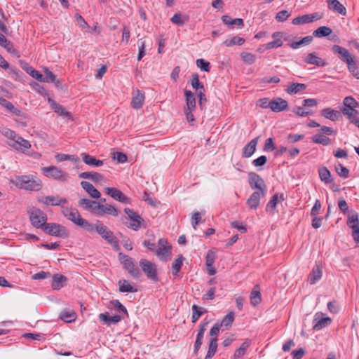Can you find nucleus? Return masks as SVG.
Returning a JSON list of instances; mask_svg holds the SVG:
<instances>
[{
  "mask_svg": "<svg viewBox=\"0 0 359 359\" xmlns=\"http://www.w3.org/2000/svg\"><path fill=\"white\" fill-rule=\"evenodd\" d=\"M332 50L334 53H337L339 57L347 65V67L352 75L358 79L359 71L358 66L349 52L346 48L338 45H334Z\"/></svg>",
  "mask_w": 359,
  "mask_h": 359,
  "instance_id": "1",
  "label": "nucleus"
},
{
  "mask_svg": "<svg viewBox=\"0 0 359 359\" xmlns=\"http://www.w3.org/2000/svg\"><path fill=\"white\" fill-rule=\"evenodd\" d=\"M62 212L66 218L74 222L75 224L83 227L87 231L93 232L94 231L93 224L83 219L77 210L63 208Z\"/></svg>",
  "mask_w": 359,
  "mask_h": 359,
  "instance_id": "2",
  "label": "nucleus"
},
{
  "mask_svg": "<svg viewBox=\"0 0 359 359\" xmlns=\"http://www.w3.org/2000/svg\"><path fill=\"white\" fill-rule=\"evenodd\" d=\"M94 226V230L101 236L115 250L119 249L118 239L114 236V233L104 226L100 221H97Z\"/></svg>",
  "mask_w": 359,
  "mask_h": 359,
  "instance_id": "3",
  "label": "nucleus"
},
{
  "mask_svg": "<svg viewBox=\"0 0 359 359\" xmlns=\"http://www.w3.org/2000/svg\"><path fill=\"white\" fill-rule=\"evenodd\" d=\"M15 184L21 189L29 191H39L42 187L40 180H36L33 177L27 175L16 177Z\"/></svg>",
  "mask_w": 359,
  "mask_h": 359,
  "instance_id": "4",
  "label": "nucleus"
},
{
  "mask_svg": "<svg viewBox=\"0 0 359 359\" xmlns=\"http://www.w3.org/2000/svg\"><path fill=\"white\" fill-rule=\"evenodd\" d=\"M124 212L128 215V217H125L128 221L124 222L127 227L134 231H138L144 224V219L133 210L126 208L124 209Z\"/></svg>",
  "mask_w": 359,
  "mask_h": 359,
  "instance_id": "5",
  "label": "nucleus"
},
{
  "mask_svg": "<svg viewBox=\"0 0 359 359\" xmlns=\"http://www.w3.org/2000/svg\"><path fill=\"white\" fill-rule=\"evenodd\" d=\"M320 128L316 133V143L323 145H329L331 144V140L327 135L334 134L335 132L332 128L328 126H321L320 124L316 122V128Z\"/></svg>",
  "mask_w": 359,
  "mask_h": 359,
  "instance_id": "6",
  "label": "nucleus"
},
{
  "mask_svg": "<svg viewBox=\"0 0 359 359\" xmlns=\"http://www.w3.org/2000/svg\"><path fill=\"white\" fill-rule=\"evenodd\" d=\"M140 266L149 279L154 281L158 280L157 268L155 264L146 259H142L140 261Z\"/></svg>",
  "mask_w": 359,
  "mask_h": 359,
  "instance_id": "7",
  "label": "nucleus"
},
{
  "mask_svg": "<svg viewBox=\"0 0 359 359\" xmlns=\"http://www.w3.org/2000/svg\"><path fill=\"white\" fill-rule=\"evenodd\" d=\"M32 224L36 228H42L47 221L46 215L40 209L33 208L29 213Z\"/></svg>",
  "mask_w": 359,
  "mask_h": 359,
  "instance_id": "8",
  "label": "nucleus"
},
{
  "mask_svg": "<svg viewBox=\"0 0 359 359\" xmlns=\"http://www.w3.org/2000/svg\"><path fill=\"white\" fill-rule=\"evenodd\" d=\"M118 257L121 260V262L123 264L124 267L126 270H128V273L133 276L134 278H139L141 276L140 271L139 269L134 264L132 259L129 257L128 255H124L123 253L120 252L118 254Z\"/></svg>",
  "mask_w": 359,
  "mask_h": 359,
  "instance_id": "9",
  "label": "nucleus"
},
{
  "mask_svg": "<svg viewBox=\"0 0 359 359\" xmlns=\"http://www.w3.org/2000/svg\"><path fill=\"white\" fill-rule=\"evenodd\" d=\"M43 229L46 231V233L50 236L57 237H66L67 236L66 228L64 226L59 224L48 223L44 225Z\"/></svg>",
  "mask_w": 359,
  "mask_h": 359,
  "instance_id": "10",
  "label": "nucleus"
},
{
  "mask_svg": "<svg viewBox=\"0 0 359 359\" xmlns=\"http://www.w3.org/2000/svg\"><path fill=\"white\" fill-rule=\"evenodd\" d=\"M154 252L161 260L165 262L171 254V246L168 245L165 239L161 238L158 242V248L155 249Z\"/></svg>",
  "mask_w": 359,
  "mask_h": 359,
  "instance_id": "11",
  "label": "nucleus"
},
{
  "mask_svg": "<svg viewBox=\"0 0 359 359\" xmlns=\"http://www.w3.org/2000/svg\"><path fill=\"white\" fill-rule=\"evenodd\" d=\"M249 185L252 189H257V191H263L266 192V187L264 180L255 172H250L248 174Z\"/></svg>",
  "mask_w": 359,
  "mask_h": 359,
  "instance_id": "12",
  "label": "nucleus"
},
{
  "mask_svg": "<svg viewBox=\"0 0 359 359\" xmlns=\"http://www.w3.org/2000/svg\"><path fill=\"white\" fill-rule=\"evenodd\" d=\"M42 170L47 174V176L62 182L67 181L69 177L67 172H63L55 166L44 167L42 168Z\"/></svg>",
  "mask_w": 359,
  "mask_h": 359,
  "instance_id": "13",
  "label": "nucleus"
},
{
  "mask_svg": "<svg viewBox=\"0 0 359 359\" xmlns=\"http://www.w3.org/2000/svg\"><path fill=\"white\" fill-rule=\"evenodd\" d=\"M104 190L105 193L114 199L125 204L130 203V199L120 190L114 187H107Z\"/></svg>",
  "mask_w": 359,
  "mask_h": 359,
  "instance_id": "14",
  "label": "nucleus"
},
{
  "mask_svg": "<svg viewBox=\"0 0 359 359\" xmlns=\"http://www.w3.org/2000/svg\"><path fill=\"white\" fill-rule=\"evenodd\" d=\"M97 211L95 215L98 217L103 216L104 214L117 216L118 215V210L114 206L109 204H100L98 203Z\"/></svg>",
  "mask_w": 359,
  "mask_h": 359,
  "instance_id": "15",
  "label": "nucleus"
},
{
  "mask_svg": "<svg viewBox=\"0 0 359 359\" xmlns=\"http://www.w3.org/2000/svg\"><path fill=\"white\" fill-rule=\"evenodd\" d=\"M39 201L45 205L53 206L60 205L67 203L65 198H62L59 196H47L39 199Z\"/></svg>",
  "mask_w": 359,
  "mask_h": 359,
  "instance_id": "16",
  "label": "nucleus"
},
{
  "mask_svg": "<svg viewBox=\"0 0 359 359\" xmlns=\"http://www.w3.org/2000/svg\"><path fill=\"white\" fill-rule=\"evenodd\" d=\"M266 194L263 191H254L246 201V204L250 209L256 210L259 205L261 197H264Z\"/></svg>",
  "mask_w": 359,
  "mask_h": 359,
  "instance_id": "17",
  "label": "nucleus"
},
{
  "mask_svg": "<svg viewBox=\"0 0 359 359\" xmlns=\"http://www.w3.org/2000/svg\"><path fill=\"white\" fill-rule=\"evenodd\" d=\"M332 322V318L325 316L322 312L316 313V330H320L328 327Z\"/></svg>",
  "mask_w": 359,
  "mask_h": 359,
  "instance_id": "18",
  "label": "nucleus"
},
{
  "mask_svg": "<svg viewBox=\"0 0 359 359\" xmlns=\"http://www.w3.org/2000/svg\"><path fill=\"white\" fill-rule=\"evenodd\" d=\"M144 93L138 89L133 92V98L131 102L132 107L135 109H140L142 107L144 102Z\"/></svg>",
  "mask_w": 359,
  "mask_h": 359,
  "instance_id": "19",
  "label": "nucleus"
},
{
  "mask_svg": "<svg viewBox=\"0 0 359 359\" xmlns=\"http://www.w3.org/2000/svg\"><path fill=\"white\" fill-rule=\"evenodd\" d=\"M320 114L332 121H337L341 117V114L339 111L334 110L330 107L325 108L320 111Z\"/></svg>",
  "mask_w": 359,
  "mask_h": 359,
  "instance_id": "20",
  "label": "nucleus"
},
{
  "mask_svg": "<svg viewBox=\"0 0 359 359\" xmlns=\"http://www.w3.org/2000/svg\"><path fill=\"white\" fill-rule=\"evenodd\" d=\"M287 102L280 97L271 101L270 109L274 112H280L287 109Z\"/></svg>",
  "mask_w": 359,
  "mask_h": 359,
  "instance_id": "21",
  "label": "nucleus"
},
{
  "mask_svg": "<svg viewBox=\"0 0 359 359\" xmlns=\"http://www.w3.org/2000/svg\"><path fill=\"white\" fill-rule=\"evenodd\" d=\"M48 102L50 105L51 109L54 110V111L57 113L58 115L67 118H71L70 113L67 111L63 106L60 105V104L57 103L55 100L50 98L48 99Z\"/></svg>",
  "mask_w": 359,
  "mask_h": 359,
  "instance_id": "22",
  "label": "nucleus"
},
{
  "mask_svg": "<svg viewBox=\"0 0 359 359\" xmlns=\"http://www.w3.org/2000/svg\"><path fill=\"white\" fill-rule=\"evenodd\" d=\"M258 140L259 137H257L252 139L248 144L244 147L242 154L243 157L249 158L255 153Z\"/></svg>",
  "mask_w": 359,
  "mask_h": 359,
  "instance_id": "23",
  "label": "nucleus"
},
{
  "mask_svg": "<svg viewBox=\"0 0 359 359\" xmlns=\"http://www.w3.org/2000/svg\"><path fill=\"white\" fill-rule=\"evenodd\" d=\"M83 161L88 165L91 167H100L104 164V161L97 159L93 156L89 155L86 153L81 154Z\"/></svg>",
  "mask_w": 359,
  "mask_h": 359,
  "instance_id": "24",
  "label": "nucleus"
},
{
  "mask_svg": "<svg viewBox=\"0 0 359 359\" xmlns=\"http://www.w3.org/2000/svg\"><path fill=\"white\" fill-rule=\"evenodd\" d=\"M98 202L91 201L87 198H81L79 201V205L86 210H91V212L95 215V212L97 210Z\"/></svg>",
  "mask_w": 359,
  "mask_h": 359,
  "instance_id": "25",
  "label": "nucleus"
},
{
  "mask_svg": "<svg viewBox=\"0 0 359 359\" xmlns=\"http://www.w3.org/2000/svg\"><path fill=\"white\" fill-rule=\"evenodd\" d=\"M67 280L66 276L59 273L55 274L52 277L51 286L53 290H60L65 285Z\"/></svg>",
  "mask_w": 359,
  "mask_h": 359,
  "instance_id": "26",
  "label": "nucleus"
},
{
  "mask_svg": "<svg viewBox=\"0 0 359 359\" xmlns=\"http://www.w3.org/2000/svg\"><path fill=\"white\" fill-rule=\"evenodd\" d=\"M82 188L89 194V195L93 198H99L101 196L100 192L95 189L93 184L86 181H82L81 182Z\"/></svg>",
  "mask_w": 359,
  "mask_h": 359,
  "instance_id": "27",
  "label": "nucleus"
},
{
  "mask_svg": "<svg viewBox=\"0 0 359 359\" xmlns=\"http://www.w3.org/2000/svg\"><path fill=\"white\" fill-rule=\"evenodd\" d=\"M327 2L330 9H332L342 15H345L346 14V8L338 0H327Z\"/></svg>",
  "mask_w": 359,
  "mask_h": 359,
  "instance_id": "28",
  "label": "nucleus"
},
{
  "mask_svg": "<svg viewBox=\"0 0 359 359\" xmlns=\"http://www.w3.org/2000/svg\"><path fill=\"white\" fill-rule=\"evenodd\" d=\"M17 150H20L22 151H25V150L29 149L31 147V144L29 141L25 140L22 137H18L16 140L11 145Z\"/></svg>",
  "mask_w": 359,
  "mask_h": 359,
  "instance_id": "29",
  "label": "nucleus"
},
{
  "mask_svg": "<svg viewBox=\"0 0 359 359\" xmlns=\"http://www.w3.org/2000/svg\"><path fill=\"white\" fill-rule=\"evenodd\" d=\"M79 177L82 179H90L94 182H100L104 180L103 175L96 172H83Z\"/></svg>",
  "mask_w": 359,
  "mask_h": 359,
  "instance_id": "30",
  "label": "nucleus"
},
{
  "mask_svg": "<svg viewBox=\"0 0 359 359\" xmlns=\"http://www.w3.org/2000/svg\"><path fill=\"white\" fill-rule=\"evenodd\" d=\"M184 95L186 97V109H188V110H194L196 109V97L194 94L190 90H185Z\"/></svg>",
  "mask_w": 359,
  "mask_h": 359,
  "instance_id": "31",
  "label": "nucleus"
},
{
  "mask_svg": "<svg viewBox=\"0 0 359 359\" xmlns=\"http://www.w3.org/2000/svg\"><path fill=\"white\" fill-rule=\"evenodd\" d=\"M314 21V14H307L298 16L292 20V24L295 25H304Z\"/></svg>",
  "mask_w": 359,
  "mask_h": 359,
  "instance_id": "32",
  "label": "nucleus"
},
{
  "mask_svg": "<svg viewBox=\"0 0 359 359\" xmlns=\"http://www.w3.org/2000/svg\"><path fill=\"white\" fill-rule=\"evenodd\" d=\"M99 318L108 325H110L111 324H116L121 320V317L119 315L110 316L107 313H100Z\"/></svg>",
  "mask_w": 359,
  "mask_h": 359,
  "instance_id": "33",
  "label": "nucleus"
},
{
  "mask_svg": "<svg viewBox=\"0 0 359 359\" xmlns=\"http://www.w3.org/2000/svg\"><path fill=\"white\" fill-rule=\"evenodd\" d=\"M318 175L321 181L325 184H330L333 180L330 170L326 167L319 168Z\"/></svg>",
  "mask_w": 359,
  "mask_h": 359,
  "instance_id": "34",
  "label": "nucleus"
},
{
  "mask_svg": "<svg viewBox=\"0 0 359 359\" xmlns=\"http://www.w3.org/2000/svg\"><path fill=\"white\" fill-rule=\"evenodd\" d=\"M262 297L258 285H255L250 294V301L252 306H257L261 302Z\"/></svg>",
  "mask_w": 359,
  "mask_h": 359,
  "instance_id": "35",
  "label": "nucleus"
},
{
  "mask_svg": "<svg viewBox=\"0 0 359 359\" xmlns=\"http://www.w3.org/2000/svg\"><path fill=\"white\" fill-rule=\"evenodd\" d=\"M217 348V339L210 338L207 355L205 359H211L215 354Z\"/></svg>",
  "mask_w": 359,
  "mask_h": 359,
  "instance_id": "36",
  "label": "nucleus"
},
{
  "mask_svg": "<svg viewBox=\"0 0 359 359\" xmlns=\"http://www.w3.org/2000/svg\"><path fill=\"white\" fill-rule=\"evenodd\" d=\"M306 88V86L304 83H292L287 87L286 91L288 94L294 95L305 90Z\"/></svg>",
  "mask_w": 359,
  "mask_h": 359,
  "instance_id": "37",
  "label": "nucleus"
},
{
  "mask_svg": "<svg viewBox=\"0 0 359 359\" xmlns=\"http://www.w3.org/2000/svg\"><path fill=\"white\" fill-rule=\"evenodd\" d=\"M45 76H43V82H52L54 83L56 86H60L61 83L57 80L53 73L50 71L48 68L44 69Z\"/></svg>",
  "mask_w": 359,
  "mask_h": 359,
  "instance_id": "38",
  "label": "nucleus"
},
{
  "mask_svg": "<svg viewBox=\"0 0 359 359\" xmlns=\"http://www.w3.org/2000/svg\"><path fill=\"white\" fill-rule=\"evenodd\" d=\"M250 342L248 341H244L241 346L236 350L233 359H242L245 353L247 348L250 346Z\"/></svg>",
  "mask_w": 359,
  "mask_h": 359,
  "instance_id": "39",
  "label": "nucleus"
},
{
  "mask_svg": "<svg viewBox=\"0 0 359 359\" xmlns=\"http://www.w3.org/2000/svg\"><path fill=\"white\" fill-rule=\"evenodd\" d=\"M191 85L194 89L196 90V93L199 91H205L204 86L199 81V76L197 74H194L191 76Z\"/></svg>",
  "mask_w": 359,
  "mask_h": 359,
  "instance_id": "40",
  "label": "nucleus"
},
{
  "mask_svg": "<svg viewBox=\"0 0 359 359\" xmlns=\"http://www.w3.org/2000/svg\"><path fill=\"white\" fill-rule=\"evenodd\" d=\"M119 292H137V289L134 288L129 284L128 280L121 279L118 281Z\"/></svg>",
  "mask_w": 359,
  "mask_h": 359,
  "instance_id": "41",
  "label": "nucleus"
},
{
  "mask_svg": "<svg viewBox=\"0 0 359 359\" xmlns=\"http://www.w3.org/2000/svg\"><path fill=\"white\" fill-rule=\"evenodd\" d=\"M184 259V257H183V255H180L172 263V273L174 276H177L178 274V273L180 272V271L182 268Z\"/></svg>",
  "mask_w": 359,
  "mask_h": 359,
  "instance_id": "42",
  "label": "nucleus"
},
{
  "mask_svg": "<svg viewBox=\"0 0 359 359\" xmlns=\"http://www.w3.org/2000/svg\"><path fill=\"white\" fill-rule=\"evenodd\" d=\"M341 112L344 115L347 116L351 123H353V120L357 118L358 114V111L354 108L344 107L341 109Z\"/></svg>",
  "mask_w": 359,
  "mask_h": 359,
  "instance_id": "43",
  "label": "nucleus"
},
{
  "mask_svg": "<svg viewBox=\"0 0 359 359\" xmlns=\"http://www.w3.org/2000/svg\"><path fill=\"white\" fill-rule=\"evenodd\" d=\"M188 20V16H182L180 13H175L170 19L173 24L179 26H183Z\"/></svg>",
  "mask_w": 359,
  "mask_h": 359,
  "instance_id": "44",
  "label": "nucleus"
},
{
  "mask_svg": "<svg viewBox=\"0 0 359 359\" xmlns=\"http://www.w3.org/2000/svg\"><path fill=\"white\" fill-rule=\"evenodd\" d=\"M245 39L242 37L236 36L231 38V39H227L224 41V44L227 46H241L244 43Z\"/></svg>",
  "mask_w": 359,
  "mask_h": 359,
  "instance_id": "45",
  "label": "nucleus"
},
{
  "mask_svg": "<svg viewBox=\"0 0 359 359\" xmlns=\"http://www.w3.org/2000/svg\"><path fill=\"white\" fill-rule=\"evenodd\" d=\"M0 104L13 114H18L20 112L11 102L5 98L0 97Z\"/></svg>",
  "mask_w": 359,
  "mask_h": 359,
  "instance_id": "46",
  "label": "nucleus"
},
{
  "mask_svg": "<svg viewBox=\"0 0 359 359\" xmlns=\"http://www.w3.org/2000/svg\"><path fill=\"white\" fill-rule=\"evenodd\" d=\"M313 41V36H307L304 37L299 41H294L291 43V47L294 49L299 48L301 46L307 45Z\"/></svg>",
  "mask_w": 359,
  "mask_h": 359,
  "instance_id": "47",
  "label": "nucleus"
},
{
  "mask_svg": "<svg viewBox=\"0 0 359 359\" xmlns=\"http://www.w3.org/2000/svg\"><path fill=\"white\" fill-rule=\"evenodd\" d=\"M332 33V30L331 28L326 27V26H322L318 27L317 29H316V36L318 37H325L328 36Z\"/></svg>",
  "mask_w": 359,
  "mask_h": 359,
  "instance_id": "48",
  "label": "nucleus"
},
{
  "mask_svg": "<svg viewBox=\"0 0 359 359\" xmlns=\"http://www.w3.org/2000/svg\"><path fill=\"white\" fill-rule=\"evenodd\" d=\"M234 320V313L233 312H230L226 316H225L222 320L221 323H219V325H221V327L224 326L226 327H229L231 326Z\"/></svg>",
  "mask_w": 359,
  "mask_h": 359,
  "instance_id": "49",
  "label": "nucleus"
},
{
  "mask_svg": "<svg viewBox=\"0 0 359 359\" xmlns=\"http://www.w3.org/2000/svg\"><path fill=\"white\" fill-rule=\"evenodd\" d=\"M347 225L351 228L353 225H359V219L358 215L356 212L351 211L348 215L347 219Z\"/></svg>",
  "mask_w": 359,
  "mask_h": 359,
  "instance_id": "50",
  "label": "nucleus"
},
{
  "mask_svg": "<svg viewBox=\"0 0 359 359\" xmlns=\"http://www.w3.org/2000/svg\"><path fill=\"white\" fill-rule=\"evenodd\" d=\"M241 57L242 60L248 64V65H252L255 62L256 60V55L247 52H243L241 53Z\"/></svg>",
  "mask_w": 359,
  "mask_h": 359,
  "instance_id": "51",
  "label": "nucleus"
},
{
  "mask_svg": "<svg viewBox=\"0 0 359 359\" xmlns=\"http://www.w3.org/2000/svg\"><path fill=\"white\" fill-rule=\"evenodd\" d=\"M278 201V195L274 194L266 205V210L273 212L276 208Z\"/></svg>",
  "mask_w": 359,
  "mask_h": 359,
  "instance_id": "52",
  "label": "nucleus"
},
{
  "mask_svg": "<svg viewBox=\"0 0 359 359\" xmlns=\"http://www.w3.org/2000/svg\"><path fill=\"white\" fill-rule=\"evenodd\" d=\"M335 170L336 172H337V174L341 177H343L344 179L347 178L348 177V175H349V170L348 168H346V167H344L343 165H341V163H339L338 165H337L335 166Z\"/></svg>",
  "mask_w": 359,
  "mask_h": 359,
  "instance_id": "53",
  "label": "nucleus"
},
{
  "mask_svg": "<svg viewBox=\"0 0 359 359\" xmlns=\"http://www.w3.org/2000/svg\"><path fill=\"white\" fill-rule=\"evenodd\" d=\"M0 46L6 48L8 52H11L13 48L11 42L1 33H0Z\"/></svg>",
  "mask_w": 359,
  "mask_h": 359,
  "instance_id": "54",
  "label": "nucleus"
},
{
  "mask_svg": "<svg viewBox=\"0 0 359 359\" xmlns=\"http://www.w3.org/2000/svg\"><path fill=\"white\" fill-rule=\"evenodd\" d=\"M196 65L203 72H208L210 70V64L209 62L206 61L204 59H198L196 60Z\"/></svg>",
  "mask_w": 359,
  "mask_h": 359,
  "instance_id": "55",
  "label": "nucleus"
},
{
  "mask_svg": "<svg viewBox=\"0 0 359 359\" xmlns=\"http://www.w3.org/2000/svg\"><path fill=\"white\" fill-rule=\"evenodd\" d=\"M216 258L215 252L212 250H208L205 256V264L208 267H212Z\"/></svg>",
  "mask_w": 359,
  "mask_h": 359,
  "instance_id": "56",
  "label": "nucleus"
},
{
  "mask_svg": "<svg viewBox=\"0 0 359 359\" xmlns=\"http://www.w3.org/2000/svg\"><path fill=\"white\" fill-rule=\"evenodd\" d=\"M27 72L39 81L43 82V75H42L39 71L29 67L27 69Z\"/></svg>",
  "mask_w": 359,
  "mask_h": 359,
  "instance_id": "57",
  "label": "nucleus"
},
{
  "mask_svg": "<svg viewBox=\"0 0 359 359\" xmlns=\"http://www.w3.org/2000/svg\"><path fill=\"white\" fill-rule=\"evenodd\" d=\"M290 15H291L290 13L288 12L287 11L283 10L276 14V20L278 22H285L290 16Z\"/></svg>",
  "mask_w": 359,
  "mask_h": 359,
  "instance_id": "58",
  "label": "nucleus"
},
{
  "mask_svg": "<svg viewBox=\"0 0 359 359\" xmlns=\"http://www.w3.org/2000/svg\"><path fill=\"white\" fill-rule=\"evenodd\" d=\"M344 107L355 108L358 107V104L352 97H346L344 100Z\"/></svg>",
  "mask_w": 359,
  "mask_h": 359,
  "instance_id": "59",
  "label": "nucleus"
},
{
  "mask_svg": "<svg viewBox=\"0 0 359 359\" xmlns=\"http://www.w3.org/2000/svg\"><path fill=\"white\" fill-rule=\"evenodd\" d=\"M201 214L199 212H194L192 214L191 217V224L193 226V228L196 230V226L201 222Z\"/></svg>",
  "mask_w": 359,
  "mask_h": 359,
  "instance_id": "60",
  "label": "nucleus"
},
{
  "mask_svg": "<svg viewBox=\"0 0 359 359\" xmlns=\"http://www.w3.org/2000/svg\"><path fill=\"white\" fill-rule=\"evenodd\" d=\"M275 149L276 147L273 142V139L271 137L266 139L264 145V150L265 151H271Z\"/></svg>",
  "mask_w": 359,
  "mask_h": 359,
  "instance_id": "61",
  "label": "nucleus"
},
{
  "mask_svg": "<svg viewBox=\"0 0 359 359\" xmlns=\"http://www.w3.org/2000/svg\"><path fill=\"white\" fill-rule=\"evenodd\" d=\"M292 111L300 116H306L311 113V111H307L302 107H295L293 108Z\"/></svg>",
  "mask_w": 359,
  "mask_h": 359,
  "instance_id": "62",
  "label": "nucleus"
},
{
  "mask_svg": "<svg viewBox=\"0 0 359 359\" xmlns=\"http://www.w3.org/2000/svg\"><path fill=\"white\" fill-rule=\"evenodd\" d=\"M3 134L13 142L20 137L13 130L8 128H5L3 131Z\"/></svg>",
  "mask_w": 359,
  "mask_h": 359,
  "instance_id": "63",
  "label": "nucleus"
},
{
  "mask_svg": "<svg viewBox=\"0 0 359 359\" xmlns=\"http://www.w3.org/2000/svg\"><path fill=\"white\" fill-rule=\"evenodd\" d=\"M352 236L356 243H359V225L351 226Z\"/></svg>",
  "mask_w": 359,
  "mask_h": 359,
  "instance_id": "64",
  "label": "nucleus"
}]
</instances>
